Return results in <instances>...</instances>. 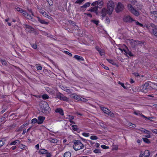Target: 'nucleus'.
<instances>
[{"label":"nucleus","mask_w":157,"mask_h":157,"mask_svg":"<svg viewBox=\"0 0 157 157\" xmlns=\"http://www.w3.org/2000/svg\"><path fill=\"white\" fill-rule=\"evenodd\" d=\"M124 55L127 56L128 54L131 57L134 56L133 54L131 52L129 51L128 48L124 50Z\"/></svg>","instance_id":"9b49d317"},{"label":"nucleus","mask_w":157,"mask_h":157,"mask_svg":"<svg viewBox=\"0 0 157 157\" xmlns=\"http://www.w3.org/2000/svg\"><path fill=\"white\" fill-rule=\"evenodd\" d=\"M100 65L105 70H109V67L107 66H105L103 64H102V63H101Z\"/></svg>","instance_id":"79ce46f5"},{"label":"nucleus","mask_w":157,"mask_h":157,"mask_svg":"<svg viewBox=\"0 0 157 157\" xmlns=\"http://www.w3.org/2000/svg\"><path fill=\"white\" fill-rule=\"evenodd\" d=\"M151 131L154 133L157 134V129H153L151 130Z\"/></svg>","instance_id":"052dcab7"},{"label":"nucleus","mask_w":157,"mask_h":157,"mask_svg":"<svg viewBox=\"0 0 157 157\" xmlns=\"http://www.w3.org/2000/svg\"><path fill=\"white\" fill-rule=\"evenodd\" d=\"M145 153H144L143 152H141L140 153L139 157H143V156L144 155Z\"/></svg>","instance_id":"bf43d9fd"},{"label":"nucleus","mask_w":157,"mask_h":157,"mask_svg":"<svg viewBox=\"0 0 157 157\" xmlns=\"http://www.w3.org/2000/svg\"><path fill=\"white\" fill-rule=\"evenodd\" d=\"M106 60L109 63H111L113 65H117L113 60L110 59H106Z\"/></svg>","instance_id":"c756f323"},{"label":"nucleus","mask_w":157,"mask_h":157,"mask_svg":"<svg viewBox=\"0 0 157 157\" xmlns=\"http://www.w3.org/2000/svg\"><path fill=\"white\" fill-rule=\"evenodd\" d=\"M42 15L49 19H51L52 18V17L51 16H50L48 14V13L46 12L45 11H44V13L42 14Z\"/></svg>","instance_id":"b1692460"},{"label":"nucleus","mask_w":157,"mask_h":157,"mask_svg":"<svg viewBox=\"0 0 157 157\" xmlns=\"http://www.w3.org/2000/svg\"><path fill=\"white\" fill-rule=\"evenodd\" d=\"M25 30L27 32L29 33L33 32L35 31V29L29 25L25 24Z\"/></svg>","instance_id":"9d476101"},{"label":"nucleus","mask_w":157,"mask_h":157,"mask_svg":"<svg viewBox=\"0 0 157 157\" xmlns=\"http://www.w3.org/2000/svg\"><path fill=\"white\" fill-rule=\"evenodd\" d=\"M61 88L63 90L69 93H70L72 92L71 90L69 89L68 87H67L66 86H62Z\"/></svg>","instance_id":"f3484780"},{"label":"nucleus","mask_w":157,"mask_h":157,"mask_svg":"<svg viewBox=\"0 0 157 157\" xmlns=\"http://www.w3.org/2000/svg\"><path fill=\"white\" fill-rule=\"evenodd\" d=\"M38 21L41 24L48 25V22L46 21L45 20L42 19L40 17H37Z\"/></svg>","instance_id":"ddd939ff"},{"label":"nucleus","mask_w":157,"mask_h":157,"mask_svg":"<svg viewBox=\"0 0 157 157\" xmlns=\"http://www.w3.org/2000/svg\"><path fill=\"white\" fill-rule=\"evenodd\" d=\"M101 109L108 116L112 117H115V114L112 112L110 111L107 108L104 107H100Z\"/></svg>","instance_id":"39448f33"},{"label":"nucleus","mask_w":157,"mask_h":157,"mask_svg":"<svg viewBox=\"0 0 157 157\" xmlns=\"http://www.w3.org/2000/svg\"><path fill=\"white\" fill-rule=\"evenodd\" d=\"M4 144V142L2 140H0V147L2 146Z\"/></svg>","instance_id":"6e6d98bb"},{"label":"nucleus","mask_w":157,"mask_h":157,"mask_svg":"<svg viewBox=\"0 0 157 157\" xmlns=\"http://www.w3.org/2000/svg\"><path fill=\"white\" fill-rule=\"evenodd\" d=\"M28 18V19H33V17L30 15H29L28 14H27V16L26 17Z\"/></svg>","instance_id":"e2e57ef3"},{"label":"nucleus","mask_w":157,"mask_h":157,"mask_svg":"<svg viewBox=\"0 0 157 157\" xmlns=\"http://www.w3.org/2000/svg\"><path fill=\"white\" fill-rule=\"evenodd\" d=\"M45 11L43 10L42 9H39V12L42 14Z\"/></svg>","instance_id":"338daca9"},{"label":"nucleus","mask_w":157,"mask_h":157,"mask_svg":"<svg viewBox=\"0 0 157 157\" xmlns=\"http://www.w3.org/2000/svg\"><path fill=\"white\" fill-rule=\"evenodd\" d=\"M90 3L88 2L86 3L85 4H84L83 6H81V8H86L87 7H88L90 6Z\"/></svg>","instance_id":"bb28decb"},{"label":"nucleus","mask_w":157,"mask_h":157,"mask_svg":"<svg viewBox=\"0 0 157 157\" xmlns=\"http://www.w3.org/2000/svg\"><path fill=\"white\" fill-rule=\"evenodd\" d=\"M110 20L109 17H105V22L106 23L109 24L110 23Z\"/></svg>","instance_id":"4c0bfd02"},{"label":"nucleus","mask_w":157,"mask_h":157,"mask_svg":"<svg viewBox=\"0 0 157 157\" xmlns=\"http://www.w3.org/2000/svg\"><path fill=\"white\" fill-rule=\"evenodd\" d=\"M134 113L136 115H138L139 116H141L142 117H143L144 118H147L146 117H145V116H144V115H142L140 113V111H138V112L135 111L134 112Z\"/></svg>","instance_id":"393cba45"},{"label":"nucleus","mask_w":157,"mask_h":157,"mask_svg":"<svg viewBox=\"0 0 157 157\" xmlns=\"http://www.w3.org/2000/svg\"><path fill=\"white\" fill-rule=\"evenodd\" d=\"M49 141L51 142L54 144L57 143L58 140L56 138H51L50 139Z\"/></svg>","instance_id":"5701e85b"},{"label":"nucleus","mask_w":157,"mask_h":157,"mask_svg":"<svg viewBox=\"0 0 157 157\" xmlns=\"http://www.w3.org/2000/svg\"><path fill=\"white\" fill-rule=\"evenodd\" d=\"M85 0H77L75 2V3H78L80 4L83 1Z\"/></svg>","instance_id":"ea45409f"},{"label":"nucleus","mask_w":157,"mask_h":157,"mask_svg":"<svg viewBox=\"0 0 157 157\" xmlns=\"http://www.w3.org/2000/svg\"><path fill=\"white\" fill-rule=\"evenodd\" d=\"M136 130L138 131H140L146 134H149V131L142 128H137Z\"/></svg>","instance_id":"2eb2a0df"},{"label":"nucleus","mask_w":157,"mask_h":157,"mask_svg":"<svg viewBox=\"0 0 157 157\" xmlns=\"http://www.w3.org/2000/svg\"><path fill=\"white\" fill-rule=\"evenodd\" d=\"M31 46L34 49H36V48L37 47L36 44H31Z\"/></svg>","instance_id":"603ef678"},{"label":"nucleus","mask_w":157,"mask_h":157,"mask_svg":"<svg viewBox=\"0 0 157 157\" xmlns=\"http://www.w3.org/2000/svg\"><path fill=\"white\" fill-rule=\"evenodd\" d=\"M5 119V117H2L0 119V122H2Z\"/></svg>","instance_id":"69168bd1"},{"label":"nucleus","mask_w":157,"mask_h":157,"mask_svg":"<svg viewBox=\"0 0 157 157\" xmlns=\"http://www.w3.org/2000/svg\"><path fill=\"white\" fill-rule=\"evenodd\" d=\"M94 152L95 153H98L100 152V150L98 149H95L94 151Z\"/></svg>","instance_id":"864d4df0"},{"label":"nucleus","mask_w":157,"mask_h":157,"mask_svg":"<svg viewBox=\"0 0 157 157\" xmlns=\"http://www.w3.org/2000/svg\"><path fill=\"white\" fill-rule=\"evenodd\" d=\"M82 135L85 137H88L89 136V133H82Z\"/></svg>","instance_id":"8fccbe9b"},{"label":"nucleus","mask_w":157,"mask_h":157,"mask_svg":"<svg viewBox=\"0 0 157 157\" xmlns=\"http://www.w3.org/2000/svg\"><path fill=\"white\" fill-rule=\"evenodd\" d=\"M100 53L101 56H102L104 55L105 52L103 50L101 49L98 52Z\"/></svg>","instance_id":"c9c22d12"},{"label":"nucleus","mask_w":157,"mask_h":157,"mask_svg":"<svg viewBox=\"0 0 157 157\" xmlns=\"http://www.w3.org/2000/svg\"><path fill=\"white\" fill-rule=\"evenodd\" d=\"M68 117V119H69V120H73L74 118V117L72 116L69 115Z\"/></svg>","instance_id":"5fc2aeb1"},{"label":"nucleus","mask_w":157,"mask_h":157,"mask_svg":"<svg viewBox=\"0 0 157 157\" xmlns=\"http://www.w3.org/2000/svg\"><path fill=\"white\" fill-rule=\"evenodd\" d=\"M47 150L44 149H41L38 151V153L39 154H45L47 153Z\"/></svg>","instance_id":"6ab92c4d"},{"label":"nucleus","mask_w":157,"mask_h":157,"mask_svg":"<svg viewBox=\"0 0 157 157\" xmlns=\"http://www.w3.org/2000/svg\"><path fill=\"white\" fill-rule=\"evenodd\" d=\"M128 10L133 15L138 17L140 15L139 12L137 11L130 4H128L127 5Z\"/></svg>","instance_id":"20e7f679"},{"label":"nucleus","mask_w":157,"mask_h":157,"mask_svg":"<svg viewBox=\"0 0 157 157\" xmlns=\"http://www.w3.org/2000/svg\"><path fill=\"white\" fill-rule=\"evenodd\" d=\"M72 98L74 99H76L78 101H86L87 100L86 99L83 98L80 96L76 94H73Z\"/></svg>","instance_id":"6e6552de"},{"label":"nucleus","mask_w":157,"mask_h":157,"mask_svg":"<svg viewBox=\"0 0 157 157\" xmlns=\"http://www.w3.org/2000/svg\"><path fill=\"white\" fill-rule=\"evenodd\" d=\"M55 112L56 113H59V114L62 116L63 115H64L63 110L61 108H57L56 109Z\"/></svg>","instance_id":"a211bd4d"},{"label":"nucleus","mask_w":157,"mask_h":157,"mask_svg":"<svg viewBox=\"0 0 157 157\" xmlns=\"http://www.w3.org/2000/svg\"><path fill=\"white\" fill-rule=\"evenodd\" d=\"M1 63L3 65L6 66L7 64V63L5 60H1Z\"/></svg>","instance_id":"a19ab883"},{"label":"nucleus","mask_w":157,"mask_h":157,"mask_svg":"<svg viewBox=\"0 0 157 157\" xmlns=\"http://www.w3.org/2000/svg\"><path fill=\"white\" fill-rule=\"evenodd\" d=\"M74 144L73 145V147L75 151H78L83 148L84 145L80 140H74Z\"/></svg>","instance_id":"f03ea898"},{"label":"nucleus","mask_w":157,"mask_h":157,"mask_svg":"<svg viewBox=\"0 0 157 157\" xmlns=\"http://www.w3.org/2000/svg\"><path fill=\"white\" fill-rule=\"evenodd\" d=\"M16 9L17 11H18L21 13H22L23 12V10L18 7H17L16 8Z\"/></svg>","instance_id":"2f4dec72"},{"label":"nucleus","mask_w":157,"mask_h":157,"mask_svg":"<svg viewBox=\"0 0 157 157\" xmlns=\"http://www.w3.org/2000/svg\"><path fill=\"white\" fill-rule=\"evenodd\" d=\"M71 154L69 152H67L65 153L63 157H71Z\"/></svg>","instance_id":"a878e982"},{"label":"nucleus","mask_w":157,"mask_h":157,"mask_svg":"<svg viewBox=\"0 0 157 157\" xmlns=\"http://www.w3.org/2000/svg\"><path fill=\"white\" fill-rule=\"evenodd\" d=\"M90 139L92 140H96L98 139V137L95 136H92L90 137Z\"/></svg>","instance_id":"f704fd0d"},{"label":"nucleus","mask_w":157,"mask_h":157,"mask_svg":"<svg viewBox=\"0 0 157 157\" xmlns=\"http://www.w3.org/2000/svg\"><path fill=\"white\" fill-rule=\"evenodd\" d=\"M74 58L78 60H84L82 57L77 55H75L74 56Z\"/></svg>","instance_id":"4be33fe9"},{"label":"nucleus","mask_w":157,"mask_h":157,"mask_svg":"<svg viewBox=\"0 0 157 157\" xmlns=\"http://www.w3.org/2000/svg\"><path fill=\"white\" fill-rule=\"evenodd\" d=\"M98 7L95 6L94 7H91L89 10L91 12H94L96 14L98 13Z\"/></svg>","instance_id":"dca6fc26"},{"label":"nucleus","mask_w":157,"mask_h":157,"mask_svg":"<svg viewBox=\"0 0 157 157\" xmlns=\"http://www.w3.org/2000/svg\"><path fill=\"white\" fill-rule=\"evenodd\" d=\"M91 21L93 22L96 25H98V23L99 22V21H96L95 20H92Z\"/></svg>","instance_id":"473e14b6"},{"label":"nucleus","mask_w":157,"mask_h":157,"mask_svg":"<svg viewBox=\"0 0 157 157\" xmlns=\"http://www.w3.org/2000/svg\"><path fill=\"white\" fill-rule=\"evenodd\" d=\"M49 98V96L46 94H44L42 96V98L44 100L48 99Z\"/></svg>","instance_id":"7c9ffc66"},{"label":"nucleus","mask_w":157,"mask_h":157,"mask_svg":"<svg viewBox=\"0 0 157 157\" xmlns=\"http://www.w3.org/2000/svg\"><path fill=\"white\" fill-rule=\"evenodd\" d=\"M144 153L147 154V155H145V157H149V156L150 155V154L149 151L148 150L145 151L144 152Z\"/></svg>","instance_id":"37998d69"},{"label":"nucleus","mask_w":157,"mask_h":157,"mask_svg":"<svg viewBox=\"0 0 157 157\" xmlns=\"http://www.w3.org/2000/svg\"><path fill=\"white\" fill-rule=\"evenodd\" d=\"M64 52L66 54L68 55H69L70 56H72V55L71 53H70L69 52L67 51H64Z\"/></svg>","instance_id":"3c124183"},{"label":"nucleus","mask_w":157,"mask_h":157,"mask_svg":"<svg viewBox=\"0 0 157 157\" xmlns=\"http://www.w3.org/2000/svg\"><path fill=\"white\" fill-rule=\"evenodd\" d=\"M20 147L21 149H25V147H26V146L25 145H24L22 144H21L20 146Z\"/></svg>","instance_id":"49530a36"},{"label":"nucleus","mask_w":157,"mask_h":157,"mask_svg":"<svg viewBox=\"0 0 157 157\" xmlns=\"http://www.w3.org/2000/svg\"><path fill=\"white\" fill-rule=\"evenodd\" d=\"M155 86H157V83L155 84L151 82H146L143 86L142 91L144 93H146L152 89H155Z\"/></svg>","instance_id":"f257e3e1"},{"label":"nucleus","mask_w":157,"mask_h":157,"mask_svg":"<svg viewBox=\"0 0 157 157\" xmlns=\"http://www.w3.org/2000/svg\"><path fill=\"white\" fill-rule=\"evenodd\" d=\"M99 124L102 127L105 128V127L104 122L102 121L99 122Z\"/></svg>","instance_id":"c03bdc74"},{"label":"nucleus","mask_w":157,"mask_h":157,"mask_svg":"<svg viewBox=\"0 0 157 157\" xmlns=\"http://www.w3.org/2000/svg\"><path fill=\"white\" fill-rule=\"evenodd\" d=\"M150 25L151 27H152L153 29H155V26L154 24L151 23L150 24Z\"/></svg>","instance_id":"680f3d73"},{"label":"nucleus","mask_w":157,"mask_h":157,"mask_svg":"<svg viewBox=\"0 0 157 157\" xmlns=\"http://www.w3.org/2000/svg\"><path fill=\"white\" fill-rule=\"evenodd\" d=\"M36 69L39 70H40L42 69V67L41 66H38L36 67Z\"/></svg>","instance_id":"774afa93"},{"label":"nucleus","mask_w":157,"mask_h":157,"mask_svg":"<svg viewBox=\"0 0 157 157\" xmlns=\"http://www.w3.org/2000/svg\"><path fill=\"white\" fill-rule=\"evenodd\" d=\"M101 147L102 148H103V149H107L109 148L108 147L106 146H105L104 145H101Z\"/></svg>","instance_id":"13d9d810"},{"label":"nucleus","mask_w":157,"mask_h":157,"mask_svg":"<svg viewBox=\"0 0 157 157\" xmlns=\"http://www.w3.org/2000/svg\"><path fill=\"white\" fill-rule=\"evenodd\" d=\"M21 142L20 141L18 140H16L10 143V145H15L17 144H19Z\"/></svg>","instance_id":"412c9836"},{"label":"nucleus","mask_w":157,"mask_h":157,"mask_svg":"<svg viewBox=\"0 0 157 157\" xmlns=\"http://www.w3.org/2000/svg\"><path fill=\"white\" fill-rule=\"evenodd\" d=\"M22 13V14L24 16H25L26 17L27 16V14L28 13H27L25 11L23 10V12Z\"/></svg>","instance_id":"4d7b16f0"},{"label":"nucleus","mask_w":157,"mask_h":157,"mask_svg":"<svg viewBox=\"0 0 157 157\" xmlns=\"http://www.w3.org/2000/svg\"><path fill=\"white\" fill-rule=\"evenodd\" d=\"M96 2H98L97 4L98 5H101L102 4V0H99L98 1H96Z\"/></svg>","instance_id":"de8ad7c7"},{"label":"nucleus","mask_w":157,"mask_h":157,"mask_svg":"<svg viewBox=\"0 0 157 157\" xmlns=\"http://www.w3.org/2000/svg\"><path fill=\"white\" fill-rule=\"evenodd\" d=\"M122 48H123V50L124 52V50L125 49H126L128 48V47L125 45L124 44L122 46Z\"/></svg>","instance_id":"0e129e2a"},{"label":"nucleus","mask_w":157,"mask_h":157,"mask_svg":"<svg viewBox=\"0 0 157 157\" xmlns=\"http://www.w3.org/2000/svg\"><path fill=\"white\" fill-rule=\"evenodd\" d=\"M72 128L75 131H77L78 128H77V126L75 125H73L72 126Z\"/></svg>","instance_id":"72a5a7b5"},{"label":"nucleus","mask_w":157,"mask_h":157,"mask_svg":"<svg viewBox=\"0 0 157 157\" xmlns=\"http://www.w3.org/2000/svg\"><path fill=\"white\" fill-rule=\"evenodd\" d=\"M151 30V33L155 36L157 37V29L156 28L152 29Z\"/></svg>","instance_id":"aec40b11"},{"label":"nucleus","mask_w":157,"mask_h":157,"mask_svg":"<svg viewBox=\"0 0 157 157\" xmlns=\"http://www.w3.org/2000/svg\"><path fill=\"white\" fill-rule=\"evenodd\" d=\"M38 118L37 123L38 124H41L43 123L45 117L43 116H39Z\"/></svg>","instance_id":"f8f14e48"},{"label":"nucleus","mask_w":157,"mask_h":157,"mask_svg":"<svg viewBox=\"0 0 157 157\" xmlns=\"http://www.w3.org/2000/svg\"><path fill=\"white\" fill-rule=\"evenodd\" d=\"M142 139L144 142L147 144H149L151 143L149 140L146 138L143 137Z\"/></svg>","instance_id":"cd10ccee"},{"label":"nucleus","mask_w":157,"mask_h":157,"mask_svg":"<svg viewBox=\"0 0 157 157\" xmlns=\"http://www.w3.org/2000/svg\"><path fill=\"white\" fill-rule=\"evenodd\" d=\"M107 13V9L105 8H103L101 10V13L102 14V16L104 17L105 16L106 13Z\"/></svg>","instance_id":"4468645a"},{"label":"nucleus","mask_w":157,"mask_h":157,"mask_svg":"<svg viewBox=\"0 0 157 157\" xmlns=\"http://www.w3.org/2000/svg\"><path fill=\"white\" fill-rule=\"evenodd\" d=\"M124 21L126 22H132V21H136L135 20H133L130 16L129 15L125 16L123 19Z\"/></svg>","instance_id":"1a4fd4ad"},{"label":"nucleus","mask_w":157,"mask_h":157,"mask_svg":"<svg viewBox=\"0 0 157 157\" xmlns=\"http://www.w3.org/2000/svg\"><path fill=\"white\" fill-rule=\"evenodd\" d=\"M118 83L120 85H121L123 87V88L124 89H128V87L127 86H125L124 85V83H122L120 82H119Z\"/></svg>","instance_id":"c85d7f7f"},{"label":"nucleus","mask_w":157,"mask_h":157,"mask_svg":"<svg viewBox=\"0 0 157 157\" xmlns=\"http://www.w3.org/2000/svg\"><path fill=\"white\" fill-rule=\"evenodd\" d=\"M38 120L36 118H33L32 120L31 121V123L32 124H33L37 122V123Z\"/></svg>","instance_id":"e433bc0d"},{"label":"nucleus","mask_w":157,"mask_h":157,"mask_svg":"<svg viewBox=\"0 0 157 157\" xmlns=\"http://www.w3.org/2000/svg\"><path fill=\"white\" fill-rule=\"evenodd\" d=\"M151 13L157 16V10L155 11H151Z\"/></svg>","instance_id":"09e8293b"},{"label":"nucleus","mask_w":157,"mask_h":157,"mask_svg":"<svg viewBox=\"0 0 157 157\" xmlns=\"http://www.w3.org/2000/svg\"><path fill=\"white\" fill-rule=\"evenodd\" d=\"M47 2H48L49 5L51 6L53 4V2L52 0H47Z\"/></svg>","instance_id":"58836bf2"},{"label":"nucleus","mask_w":157,"mask_h":157,"mask_svg":"<svg viewBox=\"0 0 157 157\" xmlns=\"http://www.w3.org/2000/svg\"><path fill=\"white\" fill-rule=\"evenodd\" d=\"M107 13L110 15L112 13L114 7V3L112 1H109L107 4Z\"/></svg>","instance_id":"7ed1b4c3"},{"label":"nucleus","mask_w":157,"mask_h":157,"mask_svg":"<svg viewBox=\"0 0 157 157\" xmlns=\"http://www.w3.org/2000/svg\"><path fill=\"white\" fill-rule=\"evenodd\" d=\"M124 6L121 2H119L116 7L115 10L117 13L122 11L124 9Z\"/></svg>","instance_id":"0eeeda50"},{"label":"nucleus","mask_w":157,"mask_h":157,"mask_svg":"<svg viewBox=\"0 0 157 157\" xmlns=\"http://www.w3.org/2000/svg\"><path fill=\"white\" fill-rule=\"evenodd\" d=\"M56 96L57 98H59L60 100L66 101H68L69 98L60 92L58 93Z\"/></svg>","instance_id":"423d86ee"},{"label":"nucleus","mask_w":157,"mask_h":157,"mask_svg":"<svg viewBox=\"0 0 157 157\" xmlns=\"http://www.w3.org/2000/svg\"><path fill=\"white\" fill-rule=\"evenodd\" d=\"M68 22L70 24L72 25H75V23L73 21H72L71 20H69L68 21Z\"/></svg>","instance_id":"a18cd8bd"}]
</instances>
